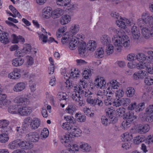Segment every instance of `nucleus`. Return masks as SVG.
I'll list each match as a JSON object with an SVG mask.
<instances>
[{
	"label": "nucleus",
	"instance_id": "nucleus-15",
	"mask_svg": "<svg viewBox=\"0 0 153 153\" xmlns=\"http://www.w3.org/2000/svg\"><path fill=\"white\" fill-rule=\"evenodd\" d=\"M119 83L116 80H111L107 83V85L108 86L107 90L113 91V90L117 89L118 87H119Z\"/></svg>",
	"mask_w": 153,
	"mask_h": 153
},
{
	"label": "nucleus",
	"instance_id": "nucleus-19",
	"mask_svg": "<svg viewBox=\"0 0 153 153\" xmlns=\"http://www.w3.org/2000/svg\"><path fill=\"white\" fill-rule=\"evenodd\" d=\"M100 42L104 45L107 46L111 42L110 37L107 35H103L100 38Z\"/></svg>",
	"mask_w": 153,
	"mask_h": 153
},
{
	"label": "nucleus",
	"instance_id": "nucleus-27",
	"mask_svg": "<svg viewBox=\"0 0 153 153\" xmlns=\"http://www.w3.org/2000/svg\"><path fill=\"white\" fill-rule=\"evenodd\" d=\"M114 114L113 116L115 114H116V117L114 116L113 118L115 117H117H117H122L124 115L125 113V109L123 108H119L116 111L113 110Z\"/></svg>",
	"mask_w": 153,
	"mask_h": 153
},
{
	"label": "nucleus",
	"instance_id": "nucleus-22",
	"mask_svg": "<svg viewBox=\"0 0 153 153\" xmlns=\"http://www.w3.org/2000/svg\"><path fill=\"white\" fill-rule=\"evenodd\" d=\"M25 88V85L24 83L20 82L15 85L13 90L14 91L19 92L23 91Z\"/></svg>",
	"mask_w": 153,
	"mask_h": 153
},
{
	"label": "nucleus",
	"instance_id": "nucleus-56",
	"mask_svg": "<svg viewBox=\"0 0 153 153\" xmlns=\"http://www.w3.org/2000/svg\"><path fill=\"white\" fill-rule=\"evenodd\" d=\"M71 70V71L70 73V76H77L79 75V71L77 68H75L73 71Z\"/></svg>",
	"mask_w": 153,
	"mask_h": 153
},
{
	"label": "nucleus",
	"instance_id": "nucleus-17",
	"mask_svg": "<svg viewBox=\"0 0 153 153\" xmlns=\"http://www.w3.org/2000/svg\"><path fill=\"white\" fill-rule=\"evenodd\" d=\"M118 35H116L112 38V41L114 45L116 47L122 46V42L121 41V36L120 35V32Z\"/></svg>",
	"mask_w": 153,
	"mask_h": 153
},
{
	"label": "nucleus",
	"instance_id": "nucleus-21",
	"mask_svg": "<svg viewBox=\"0 0 153 153\" xmlns=\"http://www.w3.org/2000/svg\"><path fill=\"white\" fill-rule=\"evenodd\" d=\"M63 14V10L60 8H58L52 12L51 16L53 18L55 19L60 16Z\"/></svg>",
	"mask_w": 153,
	"mask_h": 153
},
{
	"label": "nucleus",
	"instance_id": "nucleus-43",
	"mask_svg": "<svg viewBox=\"0 0 153 153\" xmlns=\"http://www.w3.org/2000/svg\"><path fill=\"white\" fill-rule=\"evenodd\" d=\"M68 96L65 93L63 92H59L57 95L58 98L60 100H65L67 101L68 100Z\"/></svg>",
	"mask_w": 153,
	"mask_h": 153
},
{
	"label": "nucleus",
	"instance_id": "nucleus-44",
	"mask_svg": "<svg viewBox=\"0 0 153 153\" xmlns=\"http://www.w3.org/2000/svg\"><path fill=\"white\" fill-rule=\"evenodd\" d=\"M126 20L124 19L123 20V19H121V18H120L119 20H118V21H116V23L117 25L119 27L122 28H125L126 25V23L124 22Z\"/></svg>",
	"mask_w": 153,
	"mask_h": 153
},
{
	"label": "nucleus",
	"instance_id": "nucleus-61",
	"mask_svg": "<svg viewBox=\"0 0 153 153\" xmlns=\"http://www.w3.org/2000/svg\"><path fill=\"white\" fill-rule=\"evenodd\" d=\"M137 24L138 25L141 27L143 26H146L147 24L142 18L139 19L137 22Z\"/></svg>",
	"mask_w": 153,
	"mask_h": 153
},
{
	"label": "nucleus",
	"instance_id": "nucleus-63",
	"mask_svg": "<svg viewBox=\"0 0 153 153\" xmlns=\"http://www.w3.org/2000/svg\"><path fill=\"white\" fill-rule=\"evenodd\" d=\"M116 96L119 98H120L121 97H122L124 93V92L122 90L120 89H119L118 91H116Z\"/></svg>",
	"mask_w": 153,
	"mask_h": 153
},
{
	"label": "nucleus",
	"instance_id": "nucleus-32",
	"mask_svg": "<svg viewBox=\"0 0 153 153\" xmlns=\"http://www.w3.org/2000/svg\"><path fill=\"white\" fill-rule=\"evenodd\" d=\"M19 107L17 105H13L10 107L8 109L9 113L12 114H19Z\"/></svg>",
	"mask_w": 153,
	"mask_h": 153
},
{
	"label": "nucleus",
	"instance_id": "nucleus-41",
	"mask_svg": "<svg viewBox=\"0 0 153 153\" xmlns=\"http://www.w3.org/2000/svg\"><path fill=\"white\" fill-rule=\"evenodd\" d=\"M78 121L81 122H84L86 120V117L84 115H82L81 113H77L75 114Z\"/></svg>",
	"mask_w": 153,
	"mask_h": 153
},
{
	"label": "nucleus",
	"instance_id": "nucleus-26",
	"mask_svg": "<svg viewBox=\"0 0 153 153\" xmlns=\"http://www.w3.org/2000/svg\"><path fill=\"white\" fill-rule=\"evenodd\" d=\"M80 148L82 149V151L84 152H88L91 149V148L87 143L81 142L80 145Z\"/></svg>",
	"mask_w": 153,
	"mask_h": 153
},
{
	"label": "nucleus",
	"instance_id": "nucleus-33",
	"mask_svg": "<svg viewBox=\"0 0 153 153\" xmlns=\"http://www.w3.org/2000/svg\"><path fill=\"white\" fill-rule=\"evenodd\" d=\"M145 138L143 135L138 136L135 137L134 143V144L138 145L143 142H145Z\"/></svg>",
	"mask_w": 153,
	"mask_h": 153
},
{
	"label": "nucleus",
	"instance_id": "nucleus-37",
	"mask_svg": "<svg viewBox=\"0 0 153 153\" xmlns=\"http://www.w3.org/2000/svg\"><path fill=\"white\" fill-rule=\"evenodd\" d=\"M135 93V90L132 87H129L127 88L126 92V94L128 97H132Z\"/></svg>",
	"mask_w": 153,
	"mask_h": 153
},
{
	"label": "nucleus",
	"instance_id": "nucleus-36",
	"mask_svg": "<svg viewBox=\"0 0 153 153\" xmlns=\"http://www.w3.org/2000/svg\"><path fill=\"white\" fill-rule=\"evenodd\" d=\"M12 64L14 66H18L21 65L24 62V60L21 58H17L13 60Z\"/></svg>",
	"mask_w": 153,
	"mask_h": 153
},
{
	"label": "nucleus",
	"instance_id": "nucleus-16",
	"mask_svg": "<svg viewBox=\"0 0 153 153\" xmlns=\"http://www.w3.org/2000/svg\"><path fill=\"white\" fill-rule=\"evenodd\" d=\"M131 32L133 38L134 39H138L140 36L139 29L136 26L133 25L131 29Z\"/></svg>",
	"mask_w": 153,
	"mask_h": 153
},
{
	"label": "nucleus",
	"instance_id": "nucleus-59",
	"mask_svg": "<svg viewBox=\"0 0 153 153\" xmlns=\"http://www.w3.org/2000/svg\"><path fill=\"white\" fill-rule=\"evenodd\" d=\"M120 101V98H119L116 100H115L113 102L112 105L116 107H119L120 105H122Z\"/></svg>",
	"mask_w": 153,
	"mask_h": 153
},
{
	"label": "nucleus",
	"instance_id": "nucleus-57",
	"mask_svg": "<svg viewBox=\"0 0 153 153\" xmlns=\"http://www.w3.org/2000/svg\"><path fill=\"white\" fill-rule=\"evenodd\" d=\"M108 94V92L107 91H105L104 90H102V91H98L97 94V95L100 96H101L103 98V97L105 96H107V94Z\"/></svg>",
	"mask_w": 153,
	"mask_h": 153
},
{
	"label": "nucleus",
	"instance_id": "nucleus-25",
	"mask_svg": "<svg viewBox=\"0 0 153 153\" xmlns=\"http://www.w3.org/2000/svg\"><path fill=\"white\" fill-rule=\"evenodd\" d=\"M50 7L44 8L42 10V16L44 18L48 19L51 16L52 12Z\"/></svg>",
	"mask_w": 153,
	"mask_h": 153
},
{
	"label": "nucleus",
	"instance_id": "nucleus-54",
	"mask_svg": "<svg viewBox=\"0 0 153 153\" xmlns=\"http://www.w3.org/2000/svg\"><path fill=\"white\" fill-rule=\"evenodd\" d=\"M32 78H33V77H30ZM30 80H29V86L31 89V90L32 91H34L36 90V85L34 83H32V82H33V81H32V80H33V79H30Z\"/></svg>",
	"mask_w": 153,
	"mask_h": 153
},
{
	"label": "nucleus",
	"instance_id": "nucleus-35",
	"mask_svg": "<svg viewBox=\"0 0 153 153\" xmlns=\"http://www.w3.org/2000/svg\"><path fill=\"white\" fill-rule=\"evenodd\" d=\"M125 118L128 122L132 123L134 120L136 119V117L134 115L133 113L129 112L126 114Z\"/></svg>",
	"mask_w": 153,
	"mask_h": 153
},
{
	"label": "nucleus",
	"instance_id": "nucleus-9",
	"mask_svg": "<svg viewBox=\"0 0 153 153\" xmlns=\"http://www.w3.org/2000/svg\"><path fill=\"white\" fill-rule=\"evenodd\" d=\"M95 86L97 88L104 89L106 87V82L103 77H100L95 80Z\"/></svg>",
	"mask_w": 153,
	"mask_h": 153
},
{
	"label": "nucleus",
	"instance_id": "nucleus-20",
	"mask_svg": "<svg viewBox=\"0 0 153 153\" xmlns=\"http://www.w3.org/2000/svg\"><path fill=\"white\" fill-rule=\"evenodd\" d=\"M1 34V35L0 36V41L1 42L4 44H7L9 42V39L8 38V34L5 32L3 33L2 31Z\"/></svg>",
	"mask_w": 153,
	"mask_h": 153
},
{
	"label": "nucleus",
	"instance_id": "nucleus-13",
	"mask_svg": "<svg viewBox=\"0 0 153 153\" xmlns=\"http://www.w3.org/2000/svg\"><path fill=\"white\" fill-rule=\"evenodd\" d=\"M19 147L25 149H31L33 146L32 143H30L28 141H22L19 139Z\"/></svg>",
	"mask_w": 153,
	"mask_h": 153
},
{
	"label": "nucleus",
	"instance_id": "nucleus-48",
	"mask_svg": "<svg viewBox=\"0 0 153 153\" xmlns=\"http://www.w3.org/2000/svg\"><path fill=\"white\" fill-rule=\"evenodd\" d=\"M49 132L47 128H45L42 131L41 134V136L42 139H45L48 137Z\"/></svg>",
	"mask_w": 153,
	"mask_h": 153
},
{
	"label": "nucleus",
	"instance_id": "nucleus-47",
	"mask_svg": "<svg viewBox=\"0 0 153 153\" xmlns=\"http://www.w3.org/2000/svg\"><path fill=\"white\" fill-rule=\"evenodd\" d=\"M120 99L121 105L124 107L127 106L131 102L130 100L128 98H122Z\"/></svg>",
	"mask_w": 153,
	"mask_h": 153
},
{
	"label": "nucleus",
	"instance_id": "nucleus-6",
	"mask_svg": "<svg viewBox=\"0 0 153 153\" xmlns=\"http://www.w3.org/2000/svg\"><path fill=\"white\" fill-rule=\"evenodd\" d=\"M145 107L144 103H140L137 104L136 102L131 103L128 107V110H134L136 112L142 111Z\"/></svg>",
	"mask_w": 153,
	"mask_h": 153
},
{
	"label": "nucleus",
	"instance_id": "nucleus-45",
	"mask_svg": "<svg viewBox=\"0 0 153 153\" xmlns=\"http://www.w3.org/2000/svg\"><path fill=\"white\" fill-rule=\"evenodd\" d=\"M123 138L124 141H128L131 140L132 138V134L126 133L123 134Z\"/></svg>",
	"mask_w": 153,
	"mask_h": 153
},
{
	"label": "nucleus",
	"instance_id": "nucleus-29",
	"mask_svg": "<svg viewBox=\"0 0 153 153\" xmlns=\"http://www.w3.org/2000/svg\"><path fill=\"white\" fill-rule=\"evenodd\" d=\"M87 49L89 51H94L96 48V43L94 41L90 40L87 45Z\"/></svg>",
	"mask_w": 153,
	"mask_h": 153
},
{
	"label": "nucleus",
	"instance_id": "nucleus-1",
	"mask_svg": "<svg viewBox=\"0 0 153 153\" xmlns=\"http://www.w3.org/2000/svg\"><path fill=\"white\" fill-rule=\"evenodd\" d=\"M62 127L64 129L67 130L68 133L69 134H66L65 135L63 136L61 140L64 137H67V139H69L70 140V143L72 145V144L71 143V140L72 139L73 137H78L79 136V134L81 133V131L76 126L72 125H70L69 124L66 123H63L62 125Z\"/></svg>",
	"mask_w": 153,
	"mask_h": 153
},
{
	"label": "nucleus",
	"instance_id": "nucleus-24",
	"mask_svg": "<svg viewBox=\"0 0 153 153\" xmlns=\"http://www.w3.org/2000/svg\"><path fill=\"white\" fill-rule=\"evenodd\" d=\"M19 139L15 140L10 143L8 145V148L11 149H17L19 147Z\"/></svg>",
	"mask_w": 153,
	"mask_h": 153
},
{
	"label": "nucleus",
	"instance_id": "nucleus-38",
	"mask_svg": "<svg viewBox=\"0 0 153 153\" xmlns=\"http://www.w3.org/2000/svg\"><path fill=\"white\" fill-rule=\"evenodd\" d=\"M77 42V41L76 40L75 38H73L70 41L69 43V48L71 50H73L76 49V44Z\"/></svg>",
	"mask_w": 153,
	"mask_h": 153
},
{
	"label": "nucleus",
	"instance_id": "nucleus-11",
	"mask_svg": "<svg viewBox=\"0 0 153 153\" xmlns=\"http://www.w3.org/2000/svg\"><path fill=\"white\" fill-rule=\"evenodd\" d=\"M74 92L78 94H82L85 97H88L89 95L92 94L91 91L88 90L87 91H84L82 89V88L80 85H76L74 87Z\"/></svg>",
	"mask_w": 153,
	"mask_h": 153
},
{
	"label": "nucleus",
	"instance_id": "nucleus-34",
	"mask_svg": "<svg viewBox=\"0 0 153 153\" xmlns=\"http://www.w3.org/2000/svg\"><path fill=\"white\" fill-rule=\"evenodd\" d=\"M12 39L13 41V42L15 43H18L19 41H21L22 42L25 41L24 39L22 36H17L14 34L12 35Z\"/></svg>",
	"mask_w": 153,
	"mask_h": 153
},
{
	"label": "nucleus",
	"instance_id": "nucleus-46",
	"mask_svg": "<svg viewBox=\"0 0 153 153\" xmlns=\"http://www.w3.org/2000/svg\"><path fill=\"white\" fill-rule=\"evenodd\" d=\"M66 110L68 113L71 114H73L76 111V109L75 106L71 105H68V107L66 108Z\"/></svg>",
	"mask_w": 153,
	"mask_h": 153
},
{
	"label": "nucleus",
	"instance_id": "nucleus-50",
	"mask_svg": "<svg viewBox=\"0 0 153 153\" xmlns=\"http://www.w3.org/2000/svg\"><path fill=\"white\" fill-rule=\"evenodd\" d=\"M92 73L90 69L85 68L82 74V76H89L92 75Z\"/></svg>",
	"mask_w": 153,
	"mask_h": 153
},
{
	"label": "nucleus",
	"instance_id": "nucleus-7",
	"mask_svg": "<svg viewBox=\"0 0 153 153\" xmlns=\"http://www.w3.org/2000/svg\"><path fill=\"white\" fill-rule=\"evenodd\" d=\"M146 112L147 114L146 118V121L151 122L153 121V105L148 106L146 108Z\"/></svg>",
	"mask_w": 153,
	"mask_h": 153
},
{
	"label": "nucleus",
	"instance_id": "nucleus-18",
	"mask_svg": "<svg viewBox=\"0 0 153 153\" xmlns=\"http://www.w3.org/2000/svg\"><path fill=\"white\" fill-rule=\"evenodd\" d=\"M41 122L39 119L37 118H34L31 122L30 126L32 129H37L40 125Z\"/></svg>",
	"mask_w": 153,
	"mask_h": 153
},
{
	"label": "nucleus",
	"instance_id": "nucleus-14",
	"mask_svg": "<svg viewBox=\"0 0 153 153\" xmlns=\"http://www.w3.org/2000/svg\"><path fill=\"white\" fill-rule=\"evenodd\" d=\"M14 102L16 103L25 105L29 103V100L27 98L24 97H22L19 96L16 97L14 100Z\"/></svg>",
	"mask_w": 153,
	"mask_h": 153
},
{
	"label": "nucleus",
	"instance_id": "nucleus-28",
	"mask_svg": "<svg viewBox=\"0 0 153 153\" xmlns=\"http://www.w3.org/2000/svg\"><path fill=\"white\" fill-rule=\"evenodd\" d=\"M71 18L68 15L62 16L60 18V22L61 24L64 25L68 23L71 21Z\"/></svg>",
	"mask_w": 153,
	"mask_h": 153
},
{
	"label": "nucleus",
	"instance_id": "nucleus-58",
	"mask_svg": "<svg viewBox=\"0 0 153 153\" xmlns=\"http://www.w3.org/2000/svg\"><path fill=\"white\" fill-rule=\"evenodd\" d=\"M1 131L3 133L7 134L8 135L9 133L11 131V128L7 126L3 129H1Z\"/></svg>",
	"mask_w": 153,
	"mask_h": 153
},
{
	"label": "nucleus",
	"instance_id": "nucleus-39",
	"mask_svg": "<svg viewBox=\"0 0 153 153\" xmlns=\"http://www.w3.org/2000/svg\"><path fill=\"white\" fill-rule=\"evenodd\" d=\"M9 139L8 135L7 134L2 133L0 134V142L5 143L8 141Z\"/></svg>",
	"mask_w": 153,
	"mask_h": 153
},
{
	"label": "nucleus",
	"instance_id": "nucleus-52",
	"mask_svg": "<svg viewBox=\"0 0 153 153\" xmlns=\"http://www.w3.org/2000/svg\"><path fill=\"white\" fill-rule=\"evenodd\" d=\"M9 122L6 120H3L0 121V128L3 129L7 127L8 125Z\"/></svg>",
	"mask_w": 153,
	"mask_h": 153
},
{
	"label": "nucleus",
	"instance_id": "nucleus-64",
	"mask_svg": "<svg viewBox=\"0 0 153 153\" xmlns=\"http://www.w3.org/2000/svg\"><path fill=\"white\" fill-rule=\"evenodd\" d=\"M131 123L128 122L127 120L123 121L122 123V125L124 129L127 128L129 127L130 124Z\"/></svg>",
	"mask_w": 153,
	"mask_h": 153
},
{
	"label": "nucleus",
	"instance_id": "nucleus-5",
	"mask_svg": "<svg viewBox=\"0 0 153 153\" xmlns=\"http://www.w3.org/2000/svg\"><path fill=\"white\" fill-rule=\"evenodd\" d=\"M40 137L39 134L36 132H30L27 134L25 137V138L27 140L34 143L38 142Z\"/></svg>",
	"mask_w": 153,
	"mask_h": 153
},
{
	"label": "nucleus",
	"instance_id": "nucleus-23",
	"mask_svg": "<svg viewBox=\"0 0 153 153\" xmlns=\"http://www.w3.org/2000/svg\"><path fill=\"white\" fill-rule=\"evenodd\" d=\"M149 129V127L147 124L140 126L138 129V132L140 134H143L148 132Z\"/></svg>",
	"mask_w": 153,
	"mask_h": 153
},
{
	"label": "nucleus",
	"instance_id": "nucleus-2",
	"mask_svg": "<svg viewBox=\"0 0 153 153\" xmlns=\"http://www.w3.org/2000/svg\"><path fill=\"white\" fill-rule=\"evenodd\" d=\"M106 115H108L110 120H109L107 117L104 116H102L101 118L102 124L105 126H107L112 122V123L114 124L117 122L118 119L117 117H115L113 118L114 116H113L114 114L112 109L110 108H107L105 110Z\"/></svg>",
	"mask_w": 153,
	"mask_h": 153
},
{
	"label": "nucleus",
	"instance_id": "nucleus-8",
	"mask_svg": "<svg viewBox=\"0 0 153 153\" xmlns=\"http://www.w3.org/2000/svg\"><path fill=\"white\" fill-rule=\"evenodd\" d=\"M32 112L31 108L28 106H22L19 107V114L22 116H26L29 115Z\"/></svg>",
	"mask_w": 153,
	"mask_h": 153
},
{
	"label": "nucleus",
	"instance_id": "nucleus-60",
	"mask_svg": "<svg viewBox=\"0 0 153 153\" xmlns=\"http://www.w3.org/2000/svg\"><path fill=\"white\" fill-rule=\"evenodd\" d=\"M145 143L148 145L153 143V136H148L146 140L145 139Z\"/></svg>",
	"mask_w": 153,
	"mask_h": 153
},
{
	"label": "nucleus",
	"instance_id": "nucleus-12",
	"mask_svg": "<svg viewBox=\"0 0 153 153\" xmlns=\"http://www.w3.org/2000/svg\"><path fill=\"white\" fill-rule=\"evenodd\" d=\"M77 45L79 54L81 56H85V53L86 50V43L83 41L78 42Z\"/></svg>",
	"mask_w": 153,
	"mask_h": 153
},
{
	"label": "nucleus",
	"instance_id": "nucleus-40",
	"mask_svg": "<svg viewBox=\"0 0 153 153\" xmlns=\"http://www.w3.org/2000/svg\"><path fill=\"white\" fill-rule=\"evenodd\" d=\"M71 0H56L58 5L61 6H66L69 4Z\"/></svg>",
	"mask_w": 153,
	"mask_h": 153
},
{
	"label": "nucleus",
	"instance_id": "nucleus-31",
	"mask_svg": "<svg viewBox=\"0 0 153 153\" xmlns=\"http://www.w3.org/2000/svg\"><path fill=\"white\" fill-rule=\"evenodd\" d=\"M104 51L102 48H100L97 49L95 52V56L97 58H102L103 57Z\"/></svg>",
	"mask_w": 153,
	"mask_h": 153
},
{
	"label": "nucleus",
	"instance_id": "nucleus-4",
	"mask_svg": "<svg viewBox=\"0 0 153 153\" xmlns=\"http://www.w3.org/2000/svg\"><path fill=\"white\" fill-rule=\"evenodd\" d=\"M137 60L140 62L136 65L138 69H144L146 67V64L143 62L146 59L147 57L143 53H140L137 54Z\"/></svg>",
	"mask_w": 153,
	"mask_h": 153
},
{
	"label": "nucleus",
	"instance_id": "nucleus-51",
	"mask_svg": "<svg viewBox=\"0 0 153 153\" xmlns=\"http://www.w3.org/2000/svg\"><path fill=\"white\" fill-rule=\"evenodd\" d=\"M79 30V27L78 25H74L70 28V32H71L72 33H77Z\"/></svg>",
	"mask_w": 153,
	"mask_h": 153
},
{
	"label": "nucleus",
	"instance_id": "nucleus-10",
	"mask_svg": "<svg viewBox=\"0 0 153 153\" xmlns=\"http://www.w3.org/2000/svg\"><path fill=\"white\" fill-rule=\"evenodd\" d=\"M72 98L76 102L79 106H82L84 105L85 101L83 100L82 98L80 96L79 94L74 92L72 94Z\"/></svg>",
	"mask_w": 153,
	"mask_h": 153
},
{
	"label": "nucleus",
	"instance_id": "nucleus-42",
	"mask_svg": "<svg viewBox=\"0 0 153 153\" xmlns=\"http://www.w3.org/2000/svg\"><path fill=\"white\" fill-rule=\"evenodd\" d=\"M142 35L146 39L149 38L150 35V29H148L146 28H143L142 29Z\"/></svg>",
	"mask_w": 153,
	"mask_h": 153
},
{
	"label": "nucleus",
	"instance_id": "nucleus-62",
	"mask_svg": "<svg viewBox=\"0 0 153 153\" xmlns=\"http://www.w3.org/2000/svg\"><path fill=\"white\" fill-rule=\"evenodd\" d=\"M86 102L87 103L90 104L92 106H95V99H93L91 98H88L87 99Z\"/></svg>",
	"mask_w": 153,
	"mask_h": 153
},
{
	"label": "nucleus",
	"instance_id": "nucleus-30",
	"mask_svg": "<svg viewBox=\"0 0 153 153\" xmlns=\"http://www.w3.org/2000/svg\"><path fill=\"white\" fill-rule=\"evenodd\" d=\"M142 19L147 24H149L150 21L153 19V15L150 16L148 13H144L143 14Z\"/></svg>",
	"mask_w": 153,
	"mask_h": 153
},
{
	"label": "nucleus",
	"instance_id": "nucleus-53",
	"mask_svg": "<svg viewBox=\"0 0 153 153\" xmlns=\"http://www.w3.org/2000/svg\"><path fill=\"white\" fill-rule=\"evenodd\" d=\"M144 82L148 85H151L153 84V78L151 77H146L145 79Z\"/></svg>",
	"mask_w": 153,
	"mask_h": 153
},
{
	"label": "nucleus",
	"instance_id": "nucleus-49",
	"mask_svg": "<svg viewBox=\"0 0 153 153\" xmlns=\"http://www.w3.org/2000/svg\"><path fill=\"white\" fill-rule=\"evenodd\" d=\"M108 45V46L106 48L105 53L108 55H110L113 53L114 47L111 44Z\"/></svg>",
	"mask_w": 153,
	"mask_h": 153
},
{
	"label": "nucleus",
	"instance_id": "nucleus-3",
	"mask_svg": "<svg viewBox=\"0 0 153 153\" xmlns=\"http://www.w3.org/2000/svg\"><path fill=\"white\" fill-rule=\"evenodd\" d=\"M67 137H64L61 140V142L66 146L70 147V149L68 153H74L75 151H78V146L76 144H72L70 143L69 139H67Z\"/></svg>",
	"mask_w": 153,
	"mask_h": 153
},
{
	"label": "nucleus",
	"instance_id": "nucleus-55",
	"mask_svg": "<svg viewBox=\"0 0 153 153\" xmlns=\"http://www.w3.org/2000/svg\"><path fill=\"white\" fill-rule=\"evenodd\" d=\"M31 49V47L30 44H26L25 45L23 49L22 50V52H23L25 53H27L29 52H30Z\"/></svg>",
	"mask_w": 153,
	"mask_h": 153
}]
</instances>
